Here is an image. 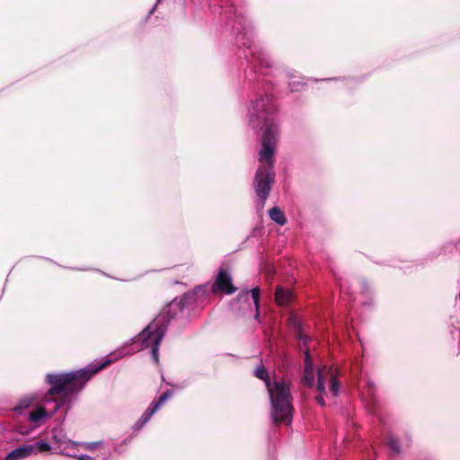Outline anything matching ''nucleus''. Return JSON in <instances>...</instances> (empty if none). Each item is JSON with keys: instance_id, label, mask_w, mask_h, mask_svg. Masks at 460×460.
I'll list each match as a JSON object with an SVG mask.
<instances>
[{"instance_id": "1", "label": "nucleus", "mask_w": 460, "mask_h": 460, "mask_svg": "<svg viewBox=\"0 0 460 460\" xmlns=\"http://www.w3.org/2000/svg\"><path fill=\"white\" fill-rule=\"evenodd\" d=\"M275 111L276 107L271 96L269 95L252 102L248 108L249 125L254 129L264 128L259 161L265 164L258 168L254 177V190L261 199V207L264 206L274 181L273 155L279 137V127L274 119Z\"/></svg>"}, {"instance_id": "2", "label": "nucleus", "mask_w": 460, "mask_h": 460, "mask_svg": "<svg viewBox=\"0 0 460 460\" xmlns=\"http://www.w3.org/2000/svg\"><path fill=\"white\" fill-rule=\"evenodd\" d=\"M113 361L105 359L98 365H89L83 369L63 374H49L47 382L51 385L44 405H37L29 411L28 419L34 423L44 418H50L58 409L69 402L84 386L90 378Z\"/></svg>"}, {"instance_id": "3", "label": "nucleus", "mask_w": 460, "mask_h": 460, "mask_svg": "<svg viewBox=\"0 0 460 460\" xmlns=\"http://www.w3.org/2000/svg\"><path fill=\"white\" fill-rule=\"evenodd\" d=\"M255 376L266 384L271 403V418L273 421L275 423L284 422L289 425L293 412L289 384L283 379H276L271 383L268 371L263 366L257 367Z\"/></svg>"}, {"instance_id": "4", "label": "nucleus", "mask_w": 460, "mask_h": 460, "mask_svg": "<svg viewBox=\"0 0 460 460\" xmlns=\"http://www.w3.org/2000/svg\"><path fill=\"white\" fill-rule=\"evenodd\" d=\"M168 317L159 314L137 337L135 342L141 344V349H151V357L155 363L159 361V346L167 330Z\"/></svg>"}, {"instance_id": "5", "label": "nucleus", "mask_w": 460, "mask_h": 460, "mask_svg": "<svg viewBox=\"0 0 460 460\" xmlns=\"http://www.w3.org/2000/svg\"><path fill=\"white\" fill-rule=\"evenodd\" d=\"M234 30L237 31L236 41L238 44L243 45L246 49L250 50V56L252 60L260 65L261 67L270 66V58L264 53L261 48L257 45H254L252 41V31L246 26V24H243L242 21H239L236 25H234Z\"/></svg>"}, {"instance_id": "6", "label": "nucleus", "mask_w": 460, "mask_h": 460, "mask_svg": "<svg viewBox=\"0 0 460 460\" xmlns=\"http://www.w3.org/2000/svg\"><path fill=\"white\" fill-rule=\"evenodd\" d=\"M317 377L316 390L319 394L315 397V401L320 406L323 407L325 402L323 394L326 392V385H330V392L334 397L339 394L341 385L338 381L337 371L332 367L323 366L320 367L317 371Z\"/></svg>"}, {"instance_id": "7", "label": "nucleus", "mask_w": 460, "mask_h": 460, "mask_svg": "<svg viewBox=\"0 0 460 460\" xmlns=\"http://www.w3.org/2000/svg\"><path fill=\"white\" fill-rule=\"evenodd\" d=\"M172 395V392L164 393L157 402H154L135 423L134 429L139 430L151 419V417L161 408V406Z\"/></svg>"}, {"instance_id": "8", "label": "nucleus", "mask_w": 460, "mask_h": 460, "mask_svg": "<svg viewBox=\"0 0 460 460\" xmlns=\"http://www.w3.org/2000/svg\"><path fill=\"white\" fill-rule=\"evenodd\" d=\"M217 290L226 294H233L236 291V288L232 283V277L226 270H220L216 281L212 287V291L216 293Z\"/></svg>"}, {"instance_id": "9", "label": "nucleus", "mask_w": 460, "mask_h": 460, "mask_svg": "<svg viewBox=\"0 0 460 460\" xmlns=\"http://www.w3.org/2000/svg\"><path fill=\"white\" fill-rule=\"evenodd\" d=\"M303 383L308 387H312L314 385L313 361L308 349L305 352Z\"/></svg>"}, {"instance_id": "10", "label": "nucleus", "mask_w": 460, "mask_h": 460, "mask_svg": "<svg viewBox=\"0 0 460 460\" xmlns=\"http://www.w3.org/2000/svg\"><path fill=\"white\" fill-rule=\"evenodd\" d=\"M31 454V447L25 445L12 450L5 457V460H20L28 457Z\"/></svg>"}, {"instance_id": "11", "label": "nucleus", "mask_w": 460, "mask_h": 460, "mask_svg": "<svg viewBox=\"0 0 460 460\" xmlns=\"http://www.w3.org/2000/svg\"><path fill=\"white\" fill-rule=\"evenodd\" d=\"M293 294L289 289H283L282 288H278L275 294V299L278 305H286L292 299Z\"/></svg>"}, {"instance_id": "12", "label": "nucleus", "mask_w": 460, "mask_h": 460, "mask_svg": "<svg viewBox=\"0 0 460 460\" xmlns=\"http://www.w3.org/2000/svg\"><path fill=\"white\" fill-rule=\"evenodd\" d=\"M269 216L271 220L279 226H284L287 223V218L280 208L275 207L270 209Z\"/></svg>"}, {"instance_id": "13", "label": "nucleus", "mask_w": 460, "mask_h": 460, "mask_svg": "<svg viewBox=\"0 0 460 460\" xmlns=\"http://www.w3.org/2000/svg\"><path fill=\"white\" fill-rule=\"evenodd\" d=\"M29 446L31 447V454L48 452L51 449L50 445L43 440L37 441L34 444H30Z\"/></svg>"}, {"instance_id": "14", "label": "nucleus", "mask_w": 460, "mask_h": 460, "mask_svg": "<svg viewBox=\"0 0 460 460\" xmlns=\"http://www.w3.org/2000/svg\"><path fill=\"white\" fill-rule=\"evenodd\" d=\"M52 439L59 445V447L64 445H69L71 441L66 438V436L62 433V430L54 429L52 430Z\"/></svg>"}, {"instance_id": "15", "label": "nucleus", "mask_w": 460, "mask_h": 460, "mask_svg": "<svg viewBox=\"0 0 460 460\" xmlns=\"http://www.w3.org/2000/svg\"><path fill=\"white\" fill-rule=\"evenodd\" d=\"M251 295H252V300H253V303H254V305H255V309H256V318L259 317V306H260V295H261V289L259 287H256V288H253L251 291H250Z\"/></svg>"}, {"instance_id": "16", "label": "nucleus", "mask_w": 460, "mask_h": 460, "mask_svg": "<svg viewBox=\"0 0 460 460\" xmlns=\"http://www.w3.org/2000/svg\"><path fill=\"white\" fill-rule=\"evenodd\" d=\"M32 400H33L32 398H26V399L22 400L20 402L19 405L14 408V410L19 411L20 413H22V410L27 409L28 407H30Z\"/></svg>"}, {"instance_id": "17", "label": "nucleus", "mask_w": 460, "mask_h": 460, "mask_svg": "<svg viewBox=\"0 0 460 460\" xmlns=\"http://www.w3.org/2000/svg\"><path fill=\"white\" fill-rule=\"evenodd\" d=\"M388 445H389V447L394 452V453H399L400 452V445H399V442L396 438H393V437H390L388 438Z\"/></svg>"}, {"instance_id": "18", "label": "nucleus", "mask_w": 460, "mask_h": 460, "mask_svg": "<svg viewBox=\"0 0 460 460\" xmlns=\"http://www.w3.org/2000/svg\"><path fill=\"white\" fill-rule=\"evenodd\" d=\"M289 87L291 91H298L299 90V83L296 84L295 81L289 82Z\"/></svg>"}, {"instance_id": "19", "label": "nucleus", "mask_w": 460, "mask_h": 460, "mask_svg": "<svg viewBox=\"0 0 460 460\" xmlns=\"http://www.w3.org/2000/svg\"><path fill=\"white\" fill-rule=\"evenodd\" d=\"M78 460H94L93 457L89 456L87 455H83L77 457Z\"/></svg>"}, {"instance_id": "20", "label": "nucleus", "mask_w": 460, "mask_h": 460, "mask_svg": "<svg viewBox=\"0 0 460 460\" xmlns=\"http://www.w3.org/2000/svg\"><path fill=\"white\" fill-rule=\"evenodd\" d=\"M100 445H101V442H93V443L89 444L88 448L94 449V448L98 447Z\"/></svg>"}, {"instance_id": "21", "label": "nucleus", "mask_w": 460, "mask_h": 460, "mask_svg": "<svg viewBox=\"0 0 460 460\" xmlns=\"http://www.w3.org/2000/svg\"><path fill=\"white\" fill-rule=\"evenodd\" d=\"M248 295H249V291H244L243 292L242 294H240V297H245L247 298L248 297Z\"/></svg>"}]
</instances>
